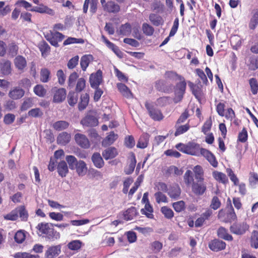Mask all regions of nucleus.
Returning a JSON list of instances; mask_svg holds the SVG:
<instances>
[{"label":"nucleus","instance_id":"nucleus-49","mask_svg":"<svg viewBox=\"0 0 258 258\" xmlns=\"http://www.w3.org/2000/svg\"><path fill=\"white\" fill-rule=\"evenodd\" d=\"M163 248V244L159 241H154L150 243V248L154 253H159Z\"/></svg>","mask_w":258,"mask_h":258},{"label":"nucleus","instance_id":"nucleus-12","mask_svg":"<svg viewBox=\"0 0 258 258\" xmlns=\"http://www.w3.org/2000/svg\"><path fill=\"white\" fill-rule=\"evenodd\" d=\"M226 243L219 239H214L209 242V248L213 251H219L225 249Z\"/></svg>","mask_w":258,"mask_h":258},{"label":"nucleus","instance_id":"nucleus-11","mask_svg":"<svg viewBox=\"0 0 258 258\" xmlns=\"http://www.w3.org/2000/svg\"><path fill=\"white\" fill-rule=\"evenodd\" d=\"M188 85L192 94L195 96L198 101L200 103H201L202 100L204 98V93L203 91L202 86L195 84L190 82L188 83Z\"/></svg>","mask_w":258,"mask_h":258},{"label":"nucleus","instance_id":"nucleus-1","mask_svg":"<svg viewBox=\"0 0 258 258\" xmlns=\"http://www.w3.org/2000/svg\"><path fill=\"white\" fill-rule=\"evenodd\" d=\"M192 171L187 170L183 180L188 187H190L192 192L197 196H203L207 191V185L204 182V170L202 166L197 165Z\"/></svg>","mask_w":258,"mask_h":258},{"label":"nucleus","instance_id":"nucleus-59","mask_svg":"<svg viewBox=\"0 0 258 258\" xmlns=\"http://www.w3.org/2000/svg\"><path fill=\"white\" fill-rule=\"evenodd\" d=\"M34 92L39 97H44L46 93V90L41 85H37L34 88Z\"/></svg>","mask_w":258,"mask_h":258},{"label":"nucleus","instance_id":"nucleus-37","mask_svg":"<svg viewBox=\"0 0 258 258\" xmlns=\"http://www.w3.org/2000/svg\"><path fill=\"white\" fill-rule=\"evenodd\" d=\"M132 32V26L128 23L121 25L119 27L118 34L123 36H129Z\"/></svg>","mask_w":258,"mask_h":258},{"label":"nucleus","instance_id":"nucleus-22","mask_svg":"<svg viewBox=\"0 0 258 258\" xmlns=\"http://www.w3.org/2000/svg\"><path fill=\"white\" fill-rule=\"evenodd\" d=\"M117 134H115L113 132H111L104 139L102 142V145L103 147H107L112 145L118 138Z\"/></svg>","mask_w":258,"mask_h":258},{"label":"nucleus","instance_id":"nucleus-7","mask_svg":"<svg viewBox=\"0 0 258 258\" xmlns=\"http://www.w3.org/2000/svg\"><path fill=\"white\" fill-rule=\"evenodd\" d=\"M45 37L52 45L58 47V43L64 39V36L58 32L50 31L49 33L45 35Z\"/></svg>","mask_w":258,"mask_h":258},{"label":"nucleus","instance_id":"nucleus-21","mask_svg":"<svg viewBox=\"0 0 258 258\" xmlns=\"http://www.w3.org/2000/svg\"><path fill=\"white\" fill-rule=\"evenodd\" d=\"M138 214L139 213L136 208L135 207H131L123 212V219L126 221L132 220L136 218Z\"/></svg>","mask_w":258,"mask_h":258},{"label":"nucleus","instance_id":"nucleus-8","mask_svg":"<svg viewBox=\"0 0 258 258\" xmlns=\"http://www.w3.org/2000/svg\"><path fill=\"white\" fill-rule=\"evenodd\" d=\"M100 3L104 11L109 13H117L120 10V6L115 2L109 1L107 2L105 0H100Z\"/></svg>","mask_w":258,"mask_h":258},{"label":"nucleus","instance_id":"nucleus-4","mask_svg":"<svg viewBox=\"0 0 258 258\" xmlns=\"http://www.w3.org/2000/svg\"><path fill=\"white\" fill-rule=\"evenodd\" d=\"M227 201L229 202V207H227V210L222 209L219 210L217 216L218 219L225 223H231L237 219V216L230 198L228 199Z\"/></svg>","mask_w":258,"mask_h":258},{"label":"nucleus","instance_id":"nucleus-60","mask_svg":"<svg viewBox=\"0 0 258 258\" xmlns=\"http://www.w3.org/2000/svg\"><path fill=\"white\" fill-rule=\"evenodd\" d=\"M249 83L252 93L255 95L258 92V83L255 78H251L249 80Z\"/></svg>","mask_w":258,"mask_h":258},{"label":"nucleus","instance_id":"nucleus-57","mask_svg":"<svg viewBox=\"0 0 258 258\" xmlns=\"http://www.w3.org/2000/svg\"><path fill=\"white\" fill-rule=\"evenodd\" d=\"M250 246L257 249L258 248V231H253L250 238Z\"/></svg>","mask_w":258,"mask_h":258},{"label":"nucleus","instance_id":"nucleus-28","mask_svg":"<svg viewBox=\"0 0 258 258\" xmlns=\"http://www.w3.org/2000/svg\"><path fill=\"white\" fill-rule=\"evenodd\" d=\"M14 64L17 69L23 71L27 66V61L23 56L18 55L14 59Z\"/></svg>","mask_w":258,"mask_h":258},{"label":"nucleus","instance_id":"nucleus-47","mask_svg":"<svg viewBox=\"0 0 258 258\" xmlns=\"http://www.w3.org/2000/svg\"><path fill=\"white\" fill-rule=\"evenodd\" d=\"M136 164V159L135 155L133 154L131 162L128 167L124 169V172L126 174L129 175L132 174L135 169Z\"/></svg>","mask_w":258,"mask_h":258},{"label":"nucleus","instance_id":"nucleus-18","mask_svg":"<svg viewBox=\"0 0 258 258\" xmlns=\"http://www.w3.org/2000/svg\"><path fill=\"white\" fill-rule=\"evenodd\" d=\"M101 39L105 43L106 46L109 49H111L117 56L120 58L122 57V52L120 50L118 46L109 41L107 38L103 35L101 36Z\"/></svg>","mask_w":258,"mask_h":258},{"label":"nucleus","instance_id":"nucleus-9","mask_svg":"<svg viewBox=\"0 0 258 258\" xmlns=\"http://www.w3.org/2000/svg\"><path fill=\"white\" fill-rule=\"evenodd\" d=\"M155 87L159 92L169 93L172 92L173 85L164 80H158L155 82Z\"/></svg>","mask_w":258,"mask_h":258},{"label":"nucleus","instance_id":"nucleus-20","mask_svg":"<svg viewBox=\"0 0 258 258\" xmlns=\"http://www.w3.org/2000/svg\"><path fill=\"white\" fill-rule=\"evenodd\" d=\"M25 94V91L19 87H14L10 91L9 96L14 100H17L22 98Z\"/></svg>","mask_w":258,"mask_h":258},{"label":"nucleus","instance_id":"nucleus-46","mask_svg":"<svg viewBox=\"0 0 258 258\" xmlns=\"http://www.w3.org/2000/svg\"><path fill=\"white\" fill-rule=\"evenodd\" d=\"M78 95L76 92L72 91L69 93L68 102L71 106H74L78 102Z\"/></svg>","mask_w":258,"mask_h":258},{"label":"nucleus","instance_id":"nucleus-33","mask_svg":"<svg viewBox=\"0 0 258 258\" xmlns=\"http://www.w3.org/2000/svg\"><path fill=\"white\" fill-rule=\"evenodd\" d=\"M75 169L79 176H84L87 171L86 164L83 160H79Z\"/></svg>","mask_w":258,"mask_h":258},{"label":"nucleus","instance_id":"nucleus-53","mask_svg":"<svg viewBox=\"0 0 258 258\" xmlns=\"http://www.w3.org/2000/svg\"><path fill=\"white\" fill-rule=\"evenodd\" d=\"M79 76V74L76 72H74L70 75L68 81L69 87L71 88L74 87L76 81L78 79Z\"/></svg>","mask_w":258,"mask_h":258},{"label":"nucleus","instance_id":"nucleus-35","mask_svg":"<svg viewBox=\"0 0 258 258\" xmlns=\"http://www.w3.org/2000/svg\"><path fill=\"white\" fill-rule=\"evenodd\" d=\"M89 101V95L87 93L83 94L81 96L80 101L78 104V109L82 111L88 106Z\"/></svg>","mask_w":258,"mask_h":258},{"label":"nucleus","instance_id":"nucleus-10","mask_svg":"<svg viewBox=\"0 0 258 258\" xmlns=\"http://www.w3.org/2000/svg\"><path fill=\"white\" fill-rule=\"evenodd\" d=\"M89 82L92 88H97L103 82L102 71L98 70L96 73L91 74Z\"/></svg>","mask_w":258,"mask_h":258},{"label":"nucleus","instance_id":"nucleus-23","mask_svg":"<svg viewBox=\"0 0 258 258\" xmlns=\"http://www.w3.org/2000/svg\"><path fill=\"white\" fill-rule=\"evenodd\" d=\"M179 26V19L178 18H176L174 19L173 26L170 30L169 36L166 37L164 41L162 42L160 46L165 45L169 40L170 37L173 36L177 31Z\"/></svg>","mask_w":258,"mask_h":258},{"label":"nucleus","instance_id":"nucleus-45","mask_svg":"<svg viewBox=\"0 0 258 258\" xmlns=\"http://www.w3.org/2000/svg\"><path fill=\"white\" fill-rule=\"evenodd\" d=\"M69 126L68 122L64 120L57 121L54 122L52 126L56 131H61L67 128Z\"/></svg>","mask_w":258,"mask_h":258},{"label":"nucleus","instance_id":"nucleus-42","mask_svg":"<svg viewBox=\"0 0 258 258\" xmlns=\"http://www.w3.org/2000/svg\"><path fill=\"white\" fill-rule=\"evenodd\" d=\"M16 210L18 211V215H19L21 220L26 221L28 218V213L24 206H20L17 207Z\"/></svg>","mask_w":258,"mask_h":258},{"label":"nucleus","instance_id":"nucleus-27","mask_svg":"<svg viewBox=\"0 0 258 258\" xmlns=\"http://www.w3.org/2000/svg\"><path fill=\"white\" fill-rule=\"evenodd\" d=\"M167 192L171 199H176L180 196L181 190L178 185H173L169 187Z\"/></svg>","mask_w":258,"mask_h":258},{"label":"nucleus","instance_id":"nucleus-32","mask_svg":"<svg viewBox=\"0 0 258 258\" xmlns=\"http://www.w3.org/2000/svg\"><path fill=\"white\" fill-rule=\"evenodd\" d=\"M71 135L67 132H62L59 134L57 138V142L58 144L66 145L71 140Z\"/></svg>","mask_w":258,"mask_h":258},{"label":"nucleus","instance_id":"nucleus-36","mask_svg":"<svg viewBox=\"0 0 258 258\" xmlns=\"http://www.w3.org/2000/svg\"><path fill=\"white\" fill-rule=\"evenodd\" d=\"M213 177L218 182L223 184L228 182V179L226 174L219 171H215L213 172Z\"/></svg>","mask_w":258,"mask_h":258},{"label":"nucleus","instance_id":"nucleus-43","mask_svg":"<svg viewBox=\"0 0 258 258\" xmlns=\"http://www.w3.org/2000/svg\"><path fill=\"white\" fill-rule=\"evenodd\" d=\"M149 20L152 23L156 26L162 25L163 24V20L162 18L155 14H151L149 15Z\"/></svg>","mask_w":258,"mask_h":258},{"label":"nucleus","instance_id":"nucleus-50","mask_svg":"<svg viewBox=\"0 0 258 258\" xmlns=\"http://www.w3.org/2000/svg\"><path fill=\"white\" fill-rule=\"evenodd\" d=\"M50 72L46 68H43L40 71V81L43 83H47L50 80Z\"/></svg>","mask_w":258,"mask_h":258},{"label":"nucleus","instance_id":"nucleus-56","mask_svg":"<svg viewBox=\"0 0 258 258\" xmlns=\"http://www.w3.org/2000/svg\"><path fill=\"white\" fill-rule=\"evenodd\" d=\"M161 212L167 219H171L174 217L173 211L167 206L161 207Z\"/></svg>","mask_w":258,"mask_h":258},{"label":"nucleus","instance_id":"nucleus-16","mask_svg":"<svg viewBox=\"0 0 258 258\" xmlns=\"http://www.w3.org/2000/svg\"><path fill=\"white\" fill-rule=\"evenodd\" d=\"M67 95V91L64 88H59L54 92L53 102L54 103H60L63 101Z\"/></svg>","mask_w":258,"mask_h":258},{"label":"nucleus","instance_id":"nucleus-30","mask_svg":"<svg viewBox=\"0 0 258 258\" xmlns=\"http://www.w3.org/2000/svg\"><path fill=\"white\" fill-rule=\"evenodd\" d=\"M57 170L59 176L62 177H66L69 172L67 163L63 160L59 162L57 166Z\"/></svg>","mask_w":258,"mask_h":258},{"label":"nucleus","instance_id":"nucleus-64","mask_svg":"<svg viewBox=\"0 0 258 258\" xmlns=\"http://www.w3.org/2000/svg\"><path fill=\"white\" fill-rule=\"evenodd\" d=\"M212 125V121L211 117H210L209 119H207L204 122L202 127V132L206 135L207 133L211 130Z\"/></svg>","mask_w":258,"mask_h":258},{"label":"nucleus","instance_id":"nucleus-29","mask_svg":"<svg viewBox=\"0 0 258 258\" xmlns=\"http://www.w3.org/2000/svg\"><path fill=\"white\" fill-rule=\"evenodd\" d=\"M91 159L96 167L101 168L103 167L104 162L100 153L97 152L94 153L92 156Z\"/></svg>","mask_w":258,"mask_h":258},{"label":"nucleus","instance_id":"nucleus-5","mask_svg":"<svg viewBox=\"0 0 258 258\" xmlns=\"http://www.w3.org/2000/svg\"><path fill=\"white\" fill-rule=\"evenodd\" d=\"M177 79L180 82L176 84V96L174 98V102L175 103L181 101L186 87V83L184 78L182 76H178Z\"/></svg>","mask_w":258,"mask_h":258},{"label":"nucleus","instance_id":"nucleus-40","mask_svg":"<svg viewBox=\"0 0 258 258\" xmlns=\"http://www.w3.org/2000/svg\"><path fill=\"white\" fill-rule=\"evenodd\" d=\"M2 73L4 75H9L11 73V62L9 60H5L1 64Z\"/></svg>","mask_w":258,"mask_h":258},{"label":"nucleus","instance_id":"nucleus-41","mask_svg":"<svg viewBox=\"0 0 258 258\" xmlns=\"http://www.w3.org/2000/svg\"><path fill=\"white\" fill-rule=\"evenodd\" d=\"M175 127L176 131L174 133V136L177 137L186 132L189 129L190 125L188 123L182 125H176V123Z\"/></svg>","mask_w":258,"mask_h":258},{"label":"nucleus","instance_id":"nucleus-52","mask_svg":"<svg viewBox=\"0 0 258 258\" xmlns=\"http://www.w3.org/2000/svg\"><path fill=\"white\" fill-rule=\"evenodd\" d=\"M66 160L69 164V168L71 170H74L78 163L77 158L73 155H67L66 157Z\"/></svg>","mask_w":258,"mask_h":258},{"label":"nucleus","instance_id":"nucleus-54","mask_svg":"<svg viewBox=\"0 0 258 258\" xmlns=\"http://www.w3.org/2000/svg\"><path fill=\"white\" fill-rule=\"evenodd\" d=\"M154 197L156 199V202L158 204L161 203H167L168 199L166 196L161 191H157L154 194Z\"/></svg>","mask_w":258,"mask_h":258},{"label":"nucleus","instance_id":"nucleus-48","mask_svg":"<svg viewBox=\"0 0 258 258\" xmlns=\"http://www.w3.org/2000/svg\"><path fill=\"white\" fill-rule=\"evenodd\" d=\"M174 210L177 213L181 212L185 209V203L183 201H179L172 204Z\"/></svg>","mask_w":258,"mask_h":258},{"label":"nucleus","instance_id":"nucleus-17","mask_svg":"<svg viewBox=\"0 0 258 258\" xmlns=\"http://www.w3.org/2000/svg\"><path fill=\"white\" fill-rule=\"evenodd\" d=\"M81 123L83 126L92 127L97 125L98 121V119L94 116L87 115L82 119Z\"/></svg>","mask_w":258,"mask_h":258},{"label":"nucleus","instance_id":"nucleus-38","mask_svg":"<svg viewBox=\"0 0 258 258\" xmlns=\"http://www.w3.org/2000/svg\"><path fill=\"white\" fill-rule=\"evenodd\" d=\"M141 212L149 219H152L154 218L153 209L150 203H146L145 208L141 209Z\"/></svg>","mask_w":258,"mask_h":258},{"label":"nucleus","instance_id":"nucleus-24","mask_svg":"<svg viewBox=\"0 0 258 258\" xmlns=\"http://www.w3.org/2000/svg\"><path fill=\"white\" fill-rule=\"evenodd\" d=\"M246 227V225L244 224H234L230 226V229L234 234L241 235L245 232Z\"/></svg>","mask_w":258,"mask_h":258},{"label":"nucleus","instance_id":"nucleus-62","mask_svg":"<svg viewBox=\"0 0 258 258\" xmlns=\"http://www.w3.org/2000/svg\"><path fill=\"white\" fill-rule=\"evenodd\" d=\"M223 117H225L226 119L229 120L231 121L236 117L235 111L232 108H228L226 110V112H224Z\"/></svg>","mask_w":258,"mask_h":258},{"label":"nucleus","instance_id":"nucleus-55","mask_svg":"<svg viewBox=\"0 0 258 258\" xmlns=\"http://www.w3.org/2000/svg\"><path fill=\"white\" fill-rule=\"evenodd\" d=\"M86 87V81L84 78H80L77 80L75 92L77 93L82 92Z\"/></svg>","mask_w":258,"mask_h":258},{"label":"nucleus","instance_id":"nucleus-2","mask_svg":"<svg viewBox=\"0 0 258 258\" xmlns=\"http://www.w3.org/2000/svg\"><path fill=\"white\" fill-rule=\"evenodd\" d=\"M36 229L39 236L45 237L48 239L54 240L60 237L59 233L52 227V225L48 223H40L36 227Z\"/></svg>","mask_w":258,"mask_h":258},{"label":"nucleus","instance_id":"nucleus-51","mask_svg":"<svg viewBox=\"0 0 258 258\" xmlns=\"http://www.w3.org/2000/svg\"><path fill=\"white\" fill-rule=\"evenodd\" d=\"M142 31L146 36H152L154 33V28L148 23H144L142 25Z\"/></svg>","mask_w":258,"mask_h":258},{"label":"nucleus","instance_id":"nucleus-15","mask_svg":"<svg viewBox=\"0 0 258 258\" xmlns=\"http://www.w3.org/2000/svg\"><path fill=\"white\" fill-rule=\"evenodd\" d=\"M61 252L60 245L50 246L48 247L45 252L46 258H55Z\"/></svg>","mask_w":258,"mask_h":258},{"label":"nucleus","instance_id":"nucleus-58","mask_svg":"<svg viewBox=\"0 0 258 258\" xmlns=\"http://www.w3.org/2000/svg\"><path fill=\"white\" fill-rule=\"evenodd\" d=\"M82 242L79 240H73L68 244V248L72 250H77L82 246Z\"/></svg>","mask_w":258,"mask_h":258},{"label":"nucleus","instance_id":"nucleus-26","mask_svg":"<svg viewBox=\"0 0 258 258\" xmlns=\"http://www.w3.org/2000/svg\"><path fill=\"white\" fill-rule=\"evenodd\" d=\"M217 233L218 236L221 239L230 241L233 239L232 236L228 233L227 229L224 227H220Z\"/></svg>","mask_w":258,"mask_h":258},{"label":"nucleus","instance_id":"nucleus-44","mask_svg":"<svg viewBox=\"0 0 258 258\" xmlns=\"http://www.w3.org/2000/svg\"><path fill=\"white\" fill-rule=\"evenodd\" d=\"M258 25V10H254L253 15L251 17L249 23V27L250 29L253 30Z\"/></svg>","mask_w":258,"mask_h":258},{"label":"nucleus","instance_id":"nucleus-25","mask_svg":"<svg viewBox=\"0 0 258 258\" xmlns=\"http://www.w3.org/2000/svg\"><path fill=\"white\" fill-rule=\"evenodd\" d=\"M117 88L119 92L125 98H131L133 97V94L130 89L124 84L117 83Z\"/></svg>","mask_w":258,"mask_h":258},{"label":"nucleus","instance_id":"nucleus-19","mask_svg":"<svg viewBox=\"0 0 258 258\" xmlns=\"http://www.w3.org/2000/svg\"><path fill=\"white\" fill-rule=\"evenodd\" d=\"M118 154L117 150L114 147H109L102 153V156L106 160L115 158Z\"/></svg>","mask_w":258,"mask_h":258},{"label":"nucleus","instance_id":"nucleus-14","mask_svg":"<svg viewBox=\"0 0 258 258\" xmlns=\"http://www.w3.org/2000/svg\"><path fill=\"white\" fill-rule=\"evenodd\" d=\"M74 138L77 144L81 148L88 149L90 147V142L85 135L77 133L75 135Z\"/></svg>","mask_w":258,"mask_h":258},{"label":"nucleus","instance_id":"nucleus-31","mask_svg":"<svg viewBox=\"0 0 258 258\" xmlns=\"http://www.w3.org/2000/svg\"><path fill=\"white\" fill-rule=\"evenodd\" d=\"M150 136L147 133L143 134L140 137L137 147L139 148L144 149L148 145Z\"/></svg>","mask_w":258,"mask_h":258},{"label":"nucleus","instance_id":"nucleus-34","mask_svg":"<svg viewBox=\"0 0 258 258\" xmlns=\"http://www.w3.org/2000/svg\"><path fill=\"white\" fill-rule=\"evenodd\" d=\"M93 58V56L91 54L84 55L81 57L80 66L83 71H86Z\"/></svg>","mask_w":258,"mask_h":258},{"label":"nucleus","instance_id":"nucleus-39","mask_svg":"<svg viewBox=\"0 0 258 258\" xmlns=\"http://www.w3.org/2000/svg\"><path fill=\"white\" fill-rule=\"evenodd\" d=\"M248 183L250 186L255 188L258 186V174L254 172H250L248 178Z\"/></svg>","mask_w":258,"mask_h":258},{"label":"nucleus","instance_id":"nucleus-3","mask_svg":"<svg viewBox=\"0 0 258 258\" xmlns=\"http://www.w3.org/2000/svg\"><path fill=\"white\" fill-rule=\"evenodd\" d=\"M175 147L182 153L196 156H200L202 148L200 144L194 142H189L186 144L180 143Z\"/></svg>","mask_w":258,"mask_h":258},{"label":"nucleus","instance_id":"nucleus-13","mask_svg":"<svg viewBox=\"0 0 258 258\" xmlns=\"http://www.w3.org/2000/svg\"><path fill=\"white\" fill-rule=\"evenodd\" d=\"M200 155L204 157L213 167L216 168L218 167V162L215 156L209 150L202 148Z\"/></svg>","mask_w":258,"mask_h":258},{"label":"nucleus","instance_id":"nucleus-61","mask_svg":"<svg viewBox=\"0 0 258 258\" xmlns=\"http://www.w3.org/2000/svg\"><path fill=\"white\" fill-rule=\"evenodd\" d=\"M221 206V203L217 196H214L211 200L210 208L214 210L218 209Z\"/></svg>","mask_w":258,"mask_h":258},{"label":"nucleus","instance_id":"nucleus-63","mask_svg":"<svg viewBox=\"0 0 258 258\" xmlns=\"http://www.w3.org/2000/svg\"><path fill=\"white\" fill-rule=\"evenodd\" d=\"M226 172L230 180L233 182L234 185H238L239 179L237 176L234 174L233 171L231 168H228Z\"/></svg>","mask_w":258,"mask_h":258},{"label":"nucleus","instance_id":"nucleus-6","mask_svg":"<svg viewBox=\"0 0 258 258\" xmlns=\"http://www.w3.org/2000/svg\"><path fill=\"white\" fill-rule=\"evenodd\" d=\"M145 106L150 117L154 121H161L164 118V116L161 111L148 101L145 102Z\"/></svg>","mask_w":258,"mask_h":258}]
</instances>
